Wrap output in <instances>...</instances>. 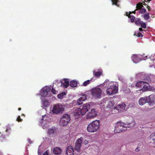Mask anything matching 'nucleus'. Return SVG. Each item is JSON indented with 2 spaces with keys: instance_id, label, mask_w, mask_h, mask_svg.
Listing matches in <instances>:
<instances>
[{
  "instance_id": "f257e3e1",
  "label": "nucleus",
  "mask_w": 155,
  "mask_h": 155,
  "mask_svg": "<svg viewBox=\"0 0 155 155\" xmlns=\"http://www.w3.org/2000/svg\"><path fill=\"white\" fill-rule=\"evenodd\" d=\"M100 125L99 120H96L93 121L87 126V131L90 133L96 132L99 129Z\"/></svg>"
},
{
  "instance_id": "f03ea898",
  "label": "nucleus",
  "mask_w": 155,
  "mask_h": 155,
  "mask_svg": "<svg viewBox=\"0 0 155 155\" xmlns=\"http://www.w3.org/2000/svg\"><path fill=\"white\" fill-rule=\"evenodd\" d=\"M153 95H150L144 97H141L139 100V103L140 105H143L146 103H148L150 106H153L155 104L154 101L151 99Z\"/></svg>"
},
{
  "instance_id": "7ed1b4c3",
  "label": "nucleus",
  "mask_w": 155,
  "mask_h": 155,
  "mask_svg": "<svg viewBox=\"0 0 155 155\" xmlns=\"http://www.w3.org/2000/svg\"><path fill=\"white\" fill-rule=\"evenodd\" d=\"M70 120V116L68 114H64L59 122V124L61 126L66 125Z\"/></svg>"
},
{
  "instance_id": "20e7f679",
  "label": "nucleus",
  "mask_w": 155,
  "mask_h": 155,
  "mask_svg": "<svg viewBox=\"0 0 155 155\" xmlns=\"http://www.w3.org/2000/svg\"><path fill=\"white\" fill-rule=\"evenodd\" d=\"M64 110L63 106L61 104H58L54 105L52 111L54 114H58L62 113Z\"/></svg>"
},
{
  "instance_id": "39448f33",
  "label": "nucleus",
  "mask_w": 155,
  "mask_h": 155,
  "mask_svg": "<svg viewBox=\"0 0 155 155\" xmlns=\"http://www.w3.org/2000/svg\"><path fill=\"white\" fill-rule=\"evenodd\" d=\"M102 90L99 87L93 88L91 91V94L93 97L99 98L100 97Z\"/></svg>"
},
{
  "instance_id": "423d86ee",
  "label": "nucleus",
  "mask_w": 155,
  "mask_h": 155,
  "mask_svg": "<svg viewBox=\"0 0 155 155\" xmlns=\"http://www.w3.org/2000/svg\"><path fill=\"white\" fill-rule=\"evenodd\" d=\"M118 87L115 85L110 86V87L107 88L106 92L109 95L115 94L118 91Z\"/></svg>"
},
{
  "instance_id": "0eeeda50",
  "label": "nucleus",
  "mask_w": 155,
  "mask_h": 155,
  "mask_svg": "<svg viewBox=\"0 0 155 155\" xmlns=\"http://www.w3.org/2000/svg\"><path fill=\"white\" fill-rule=\"evenodd\" d=\"M97 111L94 108L91 109L89 112L87 114L86 118L87 119H91L95 117L97 115Z\"/></svg>"
},
{
  "instance_id": "6e6552de",
  "label": "nucleus",
  "mask_w": 155,
  "mask_h": 155,
  "mask_svg": "<svg viewBox=\"0 0 155 155\" xmlns=\"http://www.w3.org/2000/svg\"><path fill=\"white\" fill-rule=\"evenodd\" d=\"M83 140V138L82 137H81L76 141L74 149L75 150H77L78 152L80 151V148L81 147Z\"/></svg>"
},
{
  "instance_id": "1a4fd4ad",
  "label": "nucleus",
  "mask_w": 155,
  "mask_h": 155,
  "mask_svg": "<svg viewBox=\"0 0 155 155\" xmlns=\"http://www.w3.org/2000/svg\"><path fill=\"white\" fill-rule=\"evenodd\" d=\"M90 105L87 103L83 105L82 108H81L82 115H84L90 108Z\"/></svg>"
},
{
  "instance_id": "9d476101",
  "label": "nucleus",
  "mask_w": 155,
  "mask_h": 155,
  "mask_svg": "<svg viewBox=\"0 0 155 155\" xmlns=\"http://www.w3.org/2000/svg\"><path fill=\"white\" fill-rule=\"evenodd\" d=\"M80 108L76 109L74 112L73 115L76 119H78L82 115Z\"/></svg>"
},
{
  "instance_id": "9b49d317",
  "label": "nucleus",
  "mask_w": 155,
  "mask_h": 155,
  "mask_svg": "<svg viewBox=\"0 0 155 155\" xmlns=\"http://www.w3.org/2000/svg\"><path fill=\"white\" fill-rule=\"evenodd\" d=\"M74 152L73 147L71 146H68L67 147L65 155H74Z\"/></svg>"
},
{
  "instance_id": "f8f14e48",
  "label": "nucleus",
  "mask_w": 155,
  "mask_h": 155,
  "mask_svg": "<svg viewBox=\"0 0 155 155\" xmlns=\"http://www.w3.org/2000/svg\"><path fill=\"white\" fill-rule=\"evenodd\" d=\"M117 127L120 128V130H122V131H125L127 130L126 127L124 123L121 122H118L116 124Z\"/></svg>"
},
{
  "instance_id": "ddd939ff",
  "label": "nucleus",
  "mask_w": 155,
  "mask_h": 155,
  "mask_svg": "<svg viewBox=\"0 0 155 155\" xmlns=\"http://www.w3.org/2000/svg\"><path fill=\"white\" fill-rule=\"evenodd\" d=\"M59 84H61V86L65 88H67L69 85V83L68 79H64L60 82H58Z\"/></svg>"
},
{
  "instance_id": "4468645a",
  "label": "nucleus",
  "mask_w": 155,
  "mask_h": 155,
  "mask_svg": "<svg viewBox=\"0 0 155 155\" xmlns=\"http://www.w3.org/2000/svg\"><path fill=\"white\" fill-rule=\"evenodd\" d=\"M125 106L126 105L124 103H121L117 105L115 109L118 110H122L125 109Z\"/></svg>"
},
{
  "instance_id": "2eb2a0df",
  "label": "nucleus",
  "mask_w": 155,
  "mask_h": 155,
  "mask_svg": "<svg viewBox=\"0 0 155 155\" xmlns=\"http://www.w3.org/2000/svg\"><path fill=\"white\" fill-rule=\"evenodd\" d=\"M125 124V126L126 127V128L127 129V127L131 128L133 127L135 125V121L133 120L131 121H127Z\"/></svg>"
},
{
  "instance_id": "dca6fc26",
  "label": "nucleus",
  "mask_w": 155,
  "mask_h": 155,
  "mask_svg": "<svg viewBox=\"0 0 155 155\" xmlns=\"http://www.w3.org/2000/svg\"><path fill=\"white\" fill-rule=\"evenodd\" d=\"M50 87L49 86H45L42 89V93L45 96L47 95L48 93L50 91Z\"/></svg>"
},
{
  "instance_id": "f3484780",
  "label": "nucleus",
  "mask_w": 155,
  "mask_h": 155,
  "mask_svg": "<svg viewBox=\"0 0 155 155\" xmlns=\"http://www.w3.org/2000/svg\"><path fill=\"white\" fill-rule=\"evenodd\" d=\"M133 62L136 63L138 62L139 61H140L139 58L136 55L134 54L131 58Z\"/></svg>"
},
{
  "instance_id": "a211bd4d",
  "label": "nucleus",
  "mask_w": 155,
  "mask_h": 155,
  "mask_svg": "<svg viewBox=\"0 0 155 155\" xmlns=\"http://www.w3.org/2000/svg\"><path fill=\"white\" fill-rule=\"evenodd\" d=\"M53 152L55 154H59L61 153V150L59 147H56L53 149Z\"/></svg>"
},
{
  "instance_id": "6ab92c4d",
  "label": "nucleus",
  "mask_w": 155,
  "mask_h": 155,
  "mask_svg": "<svg viewBox=\"0 0 155 155\" xmlns=\"http://www.w3.org/2000/svg\"><path fill=\"white\" fill-rule=\"evenodd\" d=\"M102 73L103 71L102 70L99 71H93V74L95 77L99 78L102 75Z\"/></svg>"
},
{
  "instance_id": "aec40b11",
  "label": "nucleus",
  "mask_w": 155,
  "mask_h": 155,
  "mask_svg": "<svg viewBox=\"0 0 155 155\" xmlns=\"http://www.w3.org/2000/svg\"><path fill=\"white\" fill-rule=\"evenodd\" d=\"M77 82L75 80H72L70 82V86L73 87H74L77 86Z\"/></svg>"
},
{
  "instance_id": "412c9836",
  "label": "nucleus",
  "mask_w": 155,
  "mask_h": 155,
  "mask_svg": "<svg viewBox=\"0 0 155 155\" xmlns=\"http://www.w3.org/2000/svg\"><path fill=\"white\" fill-rule=\"evenodd\" d=\"M146 84V82L143 81L138 82L136 84V86L138 87H142L144 84Z\"/></svg>"
},
{
  "instance_id": "4be33fe9",
  "label": "nucleus",
  "mask_w": 155,
  "mask_h": 155,
  "mask_svg": "<svg viewBox=\"0 0 155 155\" xmlns=\"http://www.w3.org/2000/svg\"><path fill=\"white\" fill-rule=\"evenodd\" d=\"M143 7H144L143 6V5L142 4V3H139L137 4V6L136 7V8L135 9V10L137 11L138 10H140V9H141V8Z\"/></svg>"
},
{
  "instance_id": "5701e85b",
  "label": "nucleus",
  "mask_w": 155,
  "mask_h": 155,
  "mask_svg": "<svg viewBox=\"0 0 155 155\" xmlns=\"http://www.w3.org/2000/svg\"><path fill=\"white\" fill-rule=\"evenodd\" d=\"M56 132V130L55 129V127H52L50 129L48 130V133L49 134H51L53 133H55Z\"/></svg>"
},
{
  "instance_id": "b1692460",
  "label": "nucleus",
  "mask_w": 155,
  "mask_h": 155,
  "mask_svg": "<svg viewBox=\"0 0 155 155\" xmlns=\"http://www.w3.org/2000/svg\"><path fill=\"white\" fill-rule=\"evenodd\" d=\"M150 140H153L155 144V133H152L150 136Z\"/></svg>"
},
{
  "instance_id": "393cba45",
  "label": "nucleus",
  "mask_w": 155,
  "mask_h": 155,
  "mask_svg": "<svg viewBox=\"0 0 155 155\" xmlns=\"http://www.w3.org/2000/svg\"><path fill=\"white\" fill-rule=\"evenodd\" d=\"M118 127V126L117 127V125H116L115 127V129L114 131V133H119L122 131V130H120V128Z\"/></svg>"
},
{
  "instance_id": "a878e982",
  "label": "nucleus",
  "mask_w": 155,
  "mask_h": 155,
  "mask_svg": "<svg viewBox=\"0 0 155 155\" xmlns=\"http://www.w3.org/2000/svg\"><path fill=\"white\" fill-rule=\"evenodd\" d=\"M115 104L113 101H110L109 102L107 107L109 108H112L114 105Z\"/></svg>"
},
{
  "instance_id": "bb28decb",
  "label": "nucleus",
  "mask_w": 155,
  "mask_h": 155,
  "mask_svg": "<svg viewBox=\"0 0 155 155\" xmlns=\"http://www.w3.org/2000/svg\"><path fill=\"white\" fill-rule=\"evenodd\" d=\"M149 85V84L146 82V84H144L143 85V90L144 91L147 90L148 89V85Z\"/></svg>"
},
{
  "instance_id": "cd10ccee",
  "label": "nucleus",
  "mask_w": 155,
  "mask_h": 155,
  "mask_svg": "<svg viewBox=\"0 0 155 155\" xmlns=\"http://www.w3.org/2000/svg\"><path fill=\"white\" fill-rule=\"evenodd\" d=\"M42 104L45 107L48 106L49 105L48 101L46 100H43L42 101Z\"/></svg>"
},
{
  "instance_id": "c85d7f7f",
  "label": "nucleus",
  "mask_w": 155,
  "mask_h": 155,
  "mask_svg": "<svg viewBox=\"0 0 155 155\" xmlns=\"http://www.w3.org/2000/svg\"><path fill=\"white\" fill-rule=\"evenodd\" d=\"M92 79H91L90 80H87L84 81L83 84V86H86L88 84H89L90 83V81L92 80Z\"/></svg>"
},
{
  "instance_id": "c756f323",
  "label": "nucleus",
  "mask_w": 155,
  "mask_h": 155,
  "mask_svg": "<svg viewBox=\"0 0 155 155\" xmlns=\"http://www.w3.org/2000/svg\"><path fill=\"white\" fill-rule=\"evenodd\" d=\"M79 98L81 100L83 101V102L85 101L87 99L86 96L85 94L82 95L81 96V97Z\"/></svg>"
},
{
  "instance_id": "7c9ffc66",
  "label": "nucleus",
  "mask_w": 155,
  "mask_h": 155,
  "mask_svg": "<svg viewBox=\"0 0 155 155\" xmlns=\"http://www.w3.org/2000/svg\"><path fill=\"white\" fill-rule=\"evenodd\" d=\"M140 20V18H137L135 19L134 21L136 25H140L141 23Z\"/></svg>"
},
{
  "instance_id": "2f4dec72",
  "label": "nucleus",
  "mask_w": 155,
  "mask_h": 155,
  "mask_svg": "<svg viewBox=\"0 0 155 155\" xmlns=\"http://www.w3.org/2000/svg\"><path fill=\"white\" fill-rule=\"evenodd\" d=\"M5 135L3 134L0 132V141H2L5 140Z\"/></svg>"
},
{
  "instance_id": "473e14b6",
  "label": "nucleus",
  "mask_w": 155,
  "mask_h": 155,
  "mask_svg": "<svg viewBox=\"0 0 155 155\" xmlns=\"http://www.w3.org/2000/svg\"><path fill=\"white\" fill-rule=\"evenodd\" d=\"M143 18L145 20H148L149 18V14L148 13H146L143 15Z\"/></svg>"
},
{
  "instance_id": "72a5a7b5",
  "label": "nucleus",
  "mask_w": 155,
  "mask_h": 155,
  "mask_svg": "<svg viewBox=\"0 0 155 155\" xmlns=\"http://www.w3.org/2000/svg\"><path fill=\"white\" fill-rule=\"evenodd\" d=\"M129 18L130 19V21L132 22H134L135 20V17L134 16H131L130 15H129Z\"/></svg>"
},
{
  "instance_id": "f704fd0d",
  "label": "nucleus",
  "mask_w": 155,
  "mask_h": 155,
  "mask_svg": "<svg viewBox=\"0 0 155 155\" xmlns=\"http://www.w3.org/2000/svg\"><path fill=\"white\" fill-rule=\"evenodd\" d=\"M118 0H111L112 4L113 5H115L118 6V5H117Z\"/></svg>"
},
{
  "instance_id": "c9c22d12",
  "label": "nucleus",
  "mask_w": 155,
  "mask_h": 155,
  "mask_svg": "<svg viewBox=\"0 0 155 155\" xmlns=\"http://www.w3.org/2000/svg\"><path fill=\"white\" fill-rule=\"evenodd\" d=\"M146 9L143 8H141V9H140V12L142 14H143L146 13Z\"/></svg>"
},
{
  "instance_id": "e433bc0d",
  "label": "nucleus",
  "mask_w": 155,
  "mask_h": 155,
  "mask_svg": "<svg viewBox=\"0 0 155 155\" xmlns=\"http://www.w3.org/2000/svg\"><path fill=\"white\" fill-rule=\"evenodd\" d=\"M141 26L142 28H143L144 29H146L147 28V25L146 24L143 22H141L140 23Z\"/></svg>"
},
{
  "instance_id": "4c0bfd02",
  "label": "nucleus",
  "mask_w": 155,
  "mask_h": 155,
  "mask_svg": "<svg viewBox=\"0 0 155 155\" xmlns=\"http://www.w3.org/2000/svg\"><path fill=\"white\" fill-rule=\"evenodd\" d=\"M83 103V101L81 100V99L79 98L77 100V104L78 105H80L82 104Z\"/></svg>"
},
{
  "instance_id": "58836bf2",
  "label": "nucleus",
  "mask_w": 155,
  "mask_h": 155,
  "mask_svg": "<svg viewBox=\"0 0 155 155\" xmlns=\"http://www.w3.org/2000/svg\"><path fill=\"white\" fill-rule=\"evenodd\" d=\"M51 91L53 94H55L56 93V91L53 88H52L51 90Z\"/></svg>"
},
{
  "instance_id": "ea45409f",
  "label": "nucleus",
  "mask_w": 155,
  "mask_h": 155,
  "mask_svg": "<svg viewBox=\"0 0 155 155\" xmlns=\"http://www.w3.org/2000/svg\"><path fill=\"white\" fill-rule=\"evenodd\" d=\"M16 120L18 122H19L22 121V119L21 118L20 116H19L18 117H17Z\"/></svg>"
},
{
  "instance_id": "a19ab883",
  "label": "nucleus",
  "mask_w": 155,
  "mask_h": 155,
  "mask_svg": "<svg viewBox=\"0 0 155 155\" xmlns=\"http://www.w3.org/2000/svg\"><path fill=\"white\" fill-rule=\"evenodd\" d=\"M134 36L136 35L138 37L143 36V35H142V34L140 32H139L137 33V35H136V34H134Z\"/></svg>"
},
{
  "instance_id": "79ce46f5",
  "label": "nucleus",
  "mask_w": 155,
  "mask_h": 155,
  "mask_svg": "<svg viewBox=\"0 0 155 155\" xmlns=\"http://www.w3.org/2000/svg\"><path fill=\"white\" fill-rule=\"evenodd\" d=\"M47 118V116L45 114L44 116H42V120H45Z\"/></svg>"
},
{
  "instance_id": "37998d69",
  "label": "nucleus",
  "mask_w": 155,
  "mask_h": 155,
  "mask_svg": "<svg viewBox=\"0 0 155 155\" xmlns=\"http://www.w3.org/2000/svg\"><path fill=\"white\" fill-rule=\"evenodd\" d=\"M150 61L151 62V65H153L154 64V61H155V59H153L152 60H151Z\"/></svg>"
},
{
  "instance_id": "c03bdc74",
  "label": "nucleus",
  "mask_w": 155,
  "mask_h": 155,
  "mask_svg": "<svg viewBox=\"0 0 155 155\" xmlns=\"http://www.w3.org/2000/svg\"><path fill=\"white\" fill-rule=\"evenodd\" d=\"M42 155H48V150H47Z\"/></svg>"
},
{
  "instance_id": "a18cd8bd",
  "label": "nucleus",
  "mask_w": 155,
  "mask_h": 155,
  "mask_svg": "<svg viewBox=\"0 0 155 155\" xmlns=\"http://www.w3.org/2000/svg\"><path fill=\"white\" fill-rule=\"evenodd\" d=\"M144 54H143V55H144ZM147 55L146 56H143V60H146L147 59Z\"/></svg>"
},
{
  "instance_id": "49530a36",
  "label": "nucleus",
  "mask_w": 155,
  "mask_h": 155,
  "mask_svg": "<svg viewBox=\"0 0 155 155\" xmlns=\"http://www.w3.org/2000/svg\"><path fill=\"white\" fill-rule=\"evenodd\" d=\"M131 14V12H130L128 14V12H126V15L129 18V15H130V14Z\"/></svg>"
},
{
  "instance_id": "de8ad7c7",
  "label": "nucleus",
  "mask_w": 155,
  "mask_h": 155,
  "mask_svg": "<svg viewBox=\"0 0 155 155\" xmlns=\"http://www.w3.org/2000/svg\"><path fill=\"white\" fill-rule=\"evenodd\" d=\"M147 9H148V10L149 11H150V7L148 5H147Z\"/></svg>"
},
{
  "instance_id": "09e8293b",
  "label": "nucleus",
  "mask_w": 155,
  "mask_h": 155,
  "mask_svg": "<svg viewBox=\"0 0 155 155\" xmlns=\"http://www.w3.org/2000/svg\"><path fill=\"white\" fill-rule=\"evenodd\" d=\"M139 30L140 31H142L143 30V29L142 28H139Z\"/></svg>"
},
{
  "instance_id": "8fccbe9b",
  "label": "nucleus",
  "mask_w": 155,
  "mask_h": 155,
  "mask_svg": "<svg viewBox=\"0 0 155 155\" xmlns=\"http://www.w3.org/2000/svg\"><path fill=\"white\" fill-rule=\"evenodd\" d=\"M135 151H136V152H138L139 151V150L137 148H136L135 150Z\"/></svg>"
},
{
  "instance_id": "3c124183",
  "label": "nucleus",
  "mask_w": 155,
  "mask_h": 155,
  "mask_svg": "<svg viewBox=\"0 0 155 155\" xmlns=\"http://www.w3.org/2000/svg\"><path fill=\"white\" fill-rule=\"evenodd\" d=\"M136 10H135V11H133V12H131V13H133L134 14H135V12H136Z\"/></svg>"
},
{
  "instance_id": "603ef678",
  "label": "nucleus",
  "mask_w": 155,
  "mask_h": 155,
  "mask_svg": "<svg viewBox=\"0 0 155 155\" xmlns=\"http://www.w3.org/2000/svg\"><path fill=\"white\" fill-rule=\"evenodd\" d=\"M84 142L85 144H87L88 143L87 141H84Z\"/></svg>"
},
{
  "instance_id": "864d4df0",
  "label": "nucleus",
  "mask_w": 155,
  "mask_h": 155,
  "mask_svg": "<svg viewBox=\"0 0 155 155\" xmlns=\"http://www.w3.org/2000/svg\"><path fill=\"white\" fill-rule=\"evenodd\" d=\"M142 4L144 5H146V4L144 2H143V3H142Z\"/></svg>"
},
{
  "instance_id": "5fc2aeb1",
  "label": "nucleus",
  "mask_w": 155,
  "mask_h": 155,
  "mask_svg": "<svg viewBox=\"0 0 155 155\" xmlns=\"http://www.w3.org/2000/svg\"><path fill=\"white\" fill-rule=\"evenodd\" d=\"M38 153L39 155H41V153L40 152H39L38 151Z\"/></svg>"
},
{
  "instance_id": "6e6d98bb",
  "label": "nucleus",
  "mask_w": 155,
  "mask_h": 155,
  "mask_svg": "<svg viewBox=\"0 0 155 155\" xmlns=\"http://www.w3.org/2000/svg\"><path fill=\"white\" fill-rule=\"evenodd\" d=\"M61 96V94H60L59 95H58V97L59 98L60 97V96Z\"/></svg>"
},
{
  "instance_id": "4d7b16f0",
  "label": "nucleus",
  "mask_w": 155,
  "mask_h": 155,
  "mask_svg": "<svg viewBox=\"0 0 155 155\" xmlns=\"http://www.w3.org/2000/svg\"><path fill=\"white\" fill-rule=\"evenodd\" d=\"M21 110V108L19 107V108H18V110Z\"/></svg>"
},
{
  "instance_id": "13d9d810",
  "label": "nucleus",
  "mask_w": 155,
  "mask_h": 155,
  "mask_svg": "<svg viewBox=\"0 0 155 155\" xmlns=\"http://www.w3.org/2000/svg\"><path fill=\"white\" fill-rule=\"evenodd\" d=\"M8 130V129H7L6 130H5V131L6 132H7V131Z\"/></svg>"
},
{
  "instance_id": "bf43d9fd",
  "label": "nucleus",
  "mask_w": 155,
  "mask_h": 155,
  "mask_svg": "<svg viewBox=\"0 0 155 155\" xmlns=\"http://www.w3.org/2000/svg\"><path fill=\"white\" fill-rule=\"evenodd\" d=\"M151 0H147V2H150Z\"/></svg>"
},
{
  "instance_id": "052dcab7",
  "label": "nucleus",
  "mask_w": 155,
  "mask_h": 155,
  "mask_svg": "<svg viewBox=\"0 0 155 155\" xmlns=\"http://www.w3.org/2000/svg\"><path fill=\"white\" fill-rule=\"evenodd\" d=\"M29 143H31L30 142V141H29Z\"/></svg>"
},
{
  "instance_id": "680f3d73",
  "label": "nucleus",
  "mask_w": 155,
  "mask_h": 155,
  "mask_svg": "<svg viewBox=\"0 0 155 155\" xmlns=\"http://www.w3.org/2000/svg\"><path fill=\"white\" fill-rule=\"evenodd\" d=\"M1 123H0V125H1Z\"/></svg>"
}]
</instances>
